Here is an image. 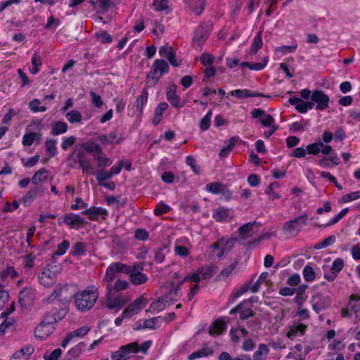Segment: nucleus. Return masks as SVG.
<instances>
[{
    "instance_id": "obj_58",
    "label": "nucleus",
    "mask_w": 360,
    "mask_h": 360,
    "mask_svg": "<svg viewBox=\"0 0 360 360\" xmlns=\"http://www.w3.org/2000/svg\"><path fill=\"white\" fill-rule=\"evenodd\" d=\"M79 164L81 168L82 169V172L84 174H94V167L89 159L80 160V162H79Z\"/></svg>"
},
{
    "instance_id": "obj_23",
    "label": "nucleus",
    "mask_w": 360,
    "mask_h": 360,
    "mask_svg": "<svg viewBox=\"0 0 360 360\" xmlns=\"http://www.w3.org/2000/svg\"><path fill=\"white\" fill-rule=\"evenodd\" d=\"M34 352L32 345H25L21 349L15 351L11 356L10 360H30L31 356Z\"/></svg>"
},
{
    "instance_id": "obj_27",
    "label": "nucleus",
    "mask_w": 360,
    "mask_h": 360,
    "mask_svg": "<svg viewBox=\"0 0 360 360\" xmlns=\"http://www.w3.org/2000/svg\"><path fill=\"white\" fill-rule=\"evenodd\" d=\"M281 191L278 183L273 182L270 184L265 190V194L268 196V199L274 201L281 198Z\"/></svg>"
},
{
    "instance_id": "obj_31",
    "label": "nucleus",
    "mask_w": 360,
    "mask_h": 360,
    "mask_svg": "<svg viewBox=\"0 0 360 360\" xmlns=\"http://www.w3.org/2000/svg\"><path fill=\"white\" fill-rule=\"evenodd\" d=\"M84 220L79 215L74 213H68L63 217L62 222L71 227L81 225Z\"/></svg>"
},
{
    "instance_id": "obj_14",
    "label": "nucleus",
    "mask_w": 360,
    "mask_h": 360,
    "mask_svg": "<svg viewBox=\"0 0 360 360\" xmlns=\"http://www.w3.org/2000/svg\"><path fill=\"white\" fill-rule=\"evenodd\" d=\"M159 55L161 57L167 58L169 63L174 67H178L181 65V60L176 58L174 49L168 44L162 46L159 48Z\"/></svg>"
},
{
    "instance_id": "obj_17",
    "label": "nucleus",
    "mask_w": 360,
    "mask_h": 360,
    "mask_svg": "<svg viewBox=\"0 0 360 360\" xmlns=\"http://www.w3.org/2000/svg\"><path fill=\"white\" fill-rule=\"evenodd\" d=\"M54 330V326L51 322L42 321L35 328L34 335L39 340L47 338Z\"/></svg>"
},
{
    "instance_id": "obj_13",
    "label": "nucleus",
    "mask_w": 360,
    "mask_h": 360,
    "mask_svg": "<svg viewBox=\"0 0 360 360\" xmlns=\"http://www.w3.org/2000/svg\"><path fill=\"white\" fill-rule=\"evenodd\" d=\"M205 190L214 195L221 194L226 200L232 198V192L227 189L226 186L219 182L207 184L205 186Z\"/></svg>"
},
{
    "instance_id": "obj_22",
    "label": "nucleus",
    "mask_w": 360,
    "mask_h": 360,
    "mask_svg": "<svg viewBox=\"0 0 360 360\" xmlns=\"http://www.w3.org/2000/svg\"><path fill=\"white\" fill-rule=\"evenodd\" d=\"M127 299L122 295H117L115 297L108 296L105 301V306L110 309H120L127 302Z\"/></svg>"
},
{
    "instance_id": "obj_12",
    "label": "nucleus",
    "mask_w": 360,
    "mask_h": 360,
    "mask_svg": "<svg viewBox=\"0 0 360 360\" xmlns=\"http://www.w3.org/2000/svg\"><path fill=\"white\" fill-rule=\"evenodd\" d=\"M307 328V325L299 321H295L285 328V335L288 339L293 340L297 336L303 335Z\"/></svg>"
},
{
    "instance_id": "obj_50",
    "label": "nucleus",
    "mask_w": 360,
    "mask_h": 360,
    "mask_svg": "<svg viewBox=\"0 0 360 360\" xmlns=\"http://www.w3.org/2000/svg\"><path fill=\"white\" fill-rule=\"evenodd\" d=\"M68 295V286L67 285H58L52 295L54 298L63 297L64 299L67 298Z\"/></svg>"
},
{
    "instance_id": "obj_60",
    "label": "nucleus",
    "mask_w": 360,
    "mask_h": 360,
    "mask_svg": "<svg viewBox=\"0 0 360 360\" xmlns=\"http://www.w3.org/2000/svg\"><path fill=\"white\" fill-rule=\"evenodd\" d=\"M39 193L38 189L30 190L22 198V202L26 205H30L36 198Z\"/></svg>"
},
{
    "instance_id": "obj_8",
    "label": "nucleus",
    "mask_w": 360,
    "mask_h": 360,
    "mask_svg": "<svg viewBox=\"0 0 360 360\" xmlns=\"http://www.w3.org/2000/svg\"><path fill=\"white\" fill-rule=\"evenodd\" d=\"M56 265L49 264L39 274V283L45 287L51 286L56 281Z\"/></svg>"
},
{
    "instance_id": "obj_3",
    "label": "nucleus",
    "mask_w": 360,
    "mask_h": 360,
    "mask_svg": "<svg viewBox=\"0 0 360 360\" xmlns=\"http://www.w3.org/2000/svg\"><path fill=\"white\" fill-rule=\"evenodd\" d=\"M214 274V269L213 266H205L199 268L196 271H194L186 276H184L178 285V288L182 285L184 282L192 281L194 283H198L202 280L210 278Z\"/></svg>"
},
{
    "instance_id": "obj_63",
    "label": "nucleus",
    "mask_w": 360,
    "mask_h": 360,
    "mask_svg": "<svg viewBox=\"0 0 360 360\" xmlns=\"http://www.w3.org/2000/svg\"><path fill=\"white\" fill-rule=\"evenodd\" d=\"M18 276L17 271L12 266H8L5 269H4L1 274L0 277L4 280L8 277H11L12 278H15Z\"/></svg>"
},
{
    "instance_id": "obj_64",
    "label": "nucleus",
    "mask_w": 360,
    "mask_h": 360,
    "mask_svg": "<svg viewBox=\"0 0 360 360\" xmlns=\"http://www.w3.org/2000/svg\"><path fill=\"white\" fill-rule=\"evenodd\" d=\"M85 249H86L85 245L83 243L79 242V243H77L74 245V247L71 251V253L74 256H81V255H84Z\"/></svg>"
},
{
    "instance_id": "obj_52",
    "label": "nucleus",
    "mask_w": 360,
    "mask_h": 360,
    "mask_svg": "<svg viewBox=\"0 0 360 360\" xmlns=\"http://www.w3.org/2000/svg\"><path fill=\"white\" fill-rule=\"evenodd\" d=\"M39 136V134L35 132L26 131V133L22 137V143L25 146H30L34 143L37 137Z\"/></svg>"
},
{
    "instance_id": "obj_29",
    "label": "nucleus",
    "mask_w": 360,
    "mask_h": 360,
    "mask_svg": "<svg viewBox=\"0 0 360 360\" xmlns=\"http://www.w3.org/2000/svg\"><path fill=\"white\" fill-rule=\"evenodd\" d=\"M187 7L195 15H200L205 6V0H184Z\"/></svg>"
},
{
    "instance_id": "obj_32",
    "label": "nucleus",
    "mask_w": 360,
    "mask_h": 360,
    "mask_svg": "<svg viewBox=\"0 0 360 360\" xmlns=\"http://www.w3.org/2000/svg\"><path fill=\"white\" fill-rule=\"evenodd\" d=\"M97 140L101 144L104 146L108 144H118L122 141L114 131H111L108 134L100 135L98 136Z\"/></svg>"
},
{
    "instance_id": "obj_47",
    "label": "nucleus",
    "mask_w": 360,
    "mask_h": 360,
    "mask_svg": "<svg viewBox=\"0 0 360 360\" xmlns=\"http://www.w3.org/2000/svg\"><path fill=\"white\" fill-rule=\"evenodd\" d=\"M148 98V92L144 89L142 90L141 94L138 96L136 101V108L137 110L141 111L144 105L147 103Z\"/></svg>"
},
{
    "instance_id": "obj_49",
    "label": "nucleus",
    "mask_w": 360,
    "mask_h": 360,
    "mask_svg": "<svg viewBox=\"0 0 360 360\" xmlns=\"http://www.w3.org/2000/svg\"><path fill=\"white\" fill-rule=\"evenodd\" d=\"M48 178V171L46 169L38 170L33 176L32 182L33 184H38L45 181Z\"/></svg>"
},
{
    "instance_id": "obj_2",
    "label": "nucleus",
    "mask_w": 360,
    "mask_h": 360,
    "mask_svg": "<svg viewBox=\"0 0 360 360\" xmlns=\"http://www.w3.org/2000/svg\"><path fill=\"white\" fill-rule=\"evenodd\" d=\"M98 290L96 286L90 285L75 295L77 309L82 311H88L93 307L98 297Z\"/></svg>"
},
{
    "instance_id": "obj_24",
    "label": "nucleus",
    "mask_w": 360,
    "mask_h": 360,
    "mask_svg": "<svg viewBox=\"0 0 360 360\" xmlns=\"http://www.w3.org/2000/svg\"><path fill=\"white\" fill-rule=\"evenodd\" d=\"M259 225L256 221L247 223L238 229V233L241 238L246 239L252 236L257 232Z\"/></svg>"
},
{
    "instance_id": "obj_18",
    "label": "nucleus",
    "mask_w": 360,
    "mask_h": 360,
    "mask_svg": "<svg viewBox=\"0 0 360 360\" xmlns=\"http://www.w3.org/2000/svg\"><path fill=\"white\" fill-rule=\"evenodd\" d=\"M162 322V319L160 316L147 320H140L134 323L133 328L134 330H140L143 328L156 329L160 326Z\"/></svg>"
},
{
    "instance_id": "obj_41",
    "label": "nucleus",
    "mask_w": 360,
    "mask_h": 360,
    "mask_svg": "<svg viewBox=\"0 0 360 360\" xmlns=\"http://www.w3.org/2000/svg\"><path fill=\"white\" fill-rule=\"evenodd\" d=\"M91 328L88 326H83L75 330H72L70 333V335L73 339V340H77L78 339L84 338L88 333L90 331Z\"/></svg>"
},
{
    "instance_id": "obj_6",
    "label": "nucleus",
    "mask_w": 360,
    "mask_h": 360,
    "mask_svg": "<svg viewBox=\"0 0 360 360\" xmlns=\"http://www.w3.org/2000/svg\"><path fill=\"white\" fill-rule=\"evenodd\" d=\"M179 297L178 290H172L167 295L159 298L157 301L153 302L150 306V311L155 313L165 309Z\"/></svg>"
},
{
    "instance_id": "obj_25",
    "label": "nucleus",
    "mask_w": 360,
    "mask_h": 360,
    "mask_svg": "<svg viewBox=\"0 0 360 360\" xmlns=\"http://www.w3.org/2000/svg\"><path fill=\"white\" fill-rule=\"evenodd\" d=\"M88 218L92 221H98L101 217L104 219L108 214V211L101 207H91L85 210L83 212Z\"/></svg>"
},
{
    "instance_id": "obj_11",
    "label": "nucleus",
    "mask_w": 360,
    "mask_h": 360,
    "mask_svg": "<svg viewBox=\"0 0 360 360\" xmlns=\"http://www.w3.org/2000/svg\"><path fill=\"white\" fill-rule=\"evenodd\" d=\"M307 215L300 216L287 221L283 226V231L288 236H295L300 230L302 224H306Z\"/></svg>"
},
{
    "instance_id": "obj_57",
    "label": "nucleus",
    "mask_w": 360,
    "mask_h": 360,
    "mask_svg": "<svg viewBox=\"0 0 360 360\" xmlns=\"http://www.w3.org/2000/svg\"><path fill=\"white\" fill-rule=\"evenodd\" d=\"M212 112L211 110L208 111L207 114L200 120V128L202 131H205L209 129L211 123Z\"/></svg>"
},
{
    "instance_id": "obj_9",
    "label": "nucleus",
    "mask_w": 360,
    "mask_h": 360,
    "mask_svg": "<svg viewBox=\"0 0 360 360\" xmlns=\"http://www.w3.org/2000/svg\"><path fill=\"white\" fill-rule=\"evenodd\" d=\"M127 269V265L121 262H113L106 269L103 281L108 283V289H111V283L115 278L118 273H124Z\"/></svg>"
},
{
    "instance_id": "obj_20",
    "label": "nucleus",
    "mask_w": 360,
    "mask_h": 360,
    "mask_svg": "<svg viewBox=\"0 0 360 360\" xmlns=\"http://www.w3.org/2000/svg\"><path fill=\"white\" fill-rule=\"evenodd\" d=\"M252 116L254 118L259 119L260 122L264 127H268L271 126H276L274 117L271 115L265 113L264 110L259 108L254 109L252 111Z\"/></svg>"
},
{
    "instance_id": "obj_28",
    "label": "nucleus",
    "mask_w": 360,
    "mask_h": 360,
    "mask_svg": "<svg viewBox=\"0 0 360 360\" xmlns=\"http://www.w3.org/2000/svg\"><path fill=\"white\" fill-rule=\"evenodd\" d=\"M191 247V245L187 240H185L184 243L183 240H179L174 244V252L179 257H186L189 255Z\"/></svg>"
},
{
    "instance_id": "obj_21",
    "label": "nucleus",
    "mask_w": 360,
    "mask_h": 360,
    "mask_svg": "<svg viewBox=\"0 0 360 360\" xmlns=\"http://www.w3.org/2000/svg\"><path fill=\"white\" fill-rule=\"evenodd\" d=\"M288 101L292 105H294L295 109L300 113H306L308 110L314 108L313 102L304 101L297 97L290 98Z\"/></svg>"
},
{
    "instance_id": "obj_26",
    "label": "nucleus",
    "mask_w": 360,
    "mask_h": 360,
    "mask_svg": "<svg viewBox=\"0 0 360 360\" xmlns=\"http://www.w3.org/2000/svg\"><path fill=\"white\" fill-rule=\"evenodd\" d=\"M229 94H231V96H233L239 99H245V98H247L249 97H257V96L270 98V96H264L262 93L251 91L247 89L233 90L229 92Z\"/></svg>"
},
{
    "instance_id": "obj_1",
    "label": "nucleus",
    "mask_w": 360,
    "mask_h": 360,
    "mask_svg": "<svg viewBox=\"0 0 360 360\" xmlns=\"http://www.w3.org/2000/svg\"><path fill=\"white\" fill-rule=\"evenodd\" d=\"M151 345L152 342L150 340H147L141 345L137 342L127 344L112 352L110 355L111 360H128L139 352L146 353Z\"/></svg>"
},
{
    "instance_id": "obj_10",
    "label": "nucleus",
    "mask_w": 360,
    "mask_h": 360,
    "mask_svg": "<svg viewBox=\"0 0 360 360\" xmlns=\"http://www.w3.org/2000/svg\"><path fill=\"white\" fill-rule=\"evenodd\" d=\"M148 302V300L145 295L140 296L124 309L123 316L132 318L134 315L139 314Z\"/></svg>"
},
{
    "instance_id": "obj_56",
    "label": "nucleus",
    "mask_w": 360,
    "mask_h": 360,
    "mask_svg": "<svg viewBox=\"0 0 360 360\" xmlns=\"http://www.w3.org/2000/svg\"><path fill=\"white\" fill-rule=\"evenodd\" d=\"M45 148L46 152L50 156H55L57 153L56 141L53 139H48L45 141Z\"/></svg>"
},
{
    "instance_id": "obj_30",
    "label": "nucleus",
    "mask_w": 360,
    "mask_h": 360,
    "mask_svg": "<svg viewBox=\"0 0 360 360\" xmlns=\"http://www.w3.org/2000/svg\"><path fill=\"white\" fill-rule=\"evenodd\" d=\"M118 0H94L92 1V5L100 13H104L114 6Z\"/></svg>"
},
{
    "instance_id": "obj_43",
    "label": "nucleus",
    "mask_w": 360,
    "mask_h": 360,
    "mask_svg": "<svg viewBox=\"0 0 360 360\" xmlns=\"http://www.w3.org/2000/svg\"><path fill=\"white\" fill-rule=\"evenodd\" d=\"M68 124L65 122H56L52 124L51 134L53 136L64 134L68 131Z\"/></svg>"
},
{
    "instance_id": "obj_36",
    "label": "nucleus",
    "mask_w": 360,
    "mask_h": 360,
    "mask_svg": "<svg viewBox=\"0 0 360 360\" xmlns=\"http://www.w3.org/2000/svg\"><path fill=\"white\" fill-rule=\"evenodd\" d=\"M175 85H171L167 91V99L174 107H183V104L180 102V97L175 94Z\"/></svg>"
},
{
    "instance_id": "obj_35",
    "label": "nucleus",
    "mask_w": 360,
    "mask_h": 360,
    "mask_svg": "<svg viewBox=\"0 0 360 360\" xmlns=\"http://www.w3.org/2000/svg\"><path fill=\"white\" fill-rule=\"evenodd\" d=\"M321 152L324 155H329L332 164L334 165H339L340 159L332 146L323 143V146L321 148Z\"/></svg>"
},
{
    "instance_id": "obj_42",
    "label": "nucleus",
    "mask_w": 360,
    "mask_h": 360,
    "mask_svg": "<svg viewBox=\"0 0 360 360\" xmlns=\"http://www.w3.org/2000/svg\"><path fill=\"white\" fill-rule=\"evenodd\" d=\"M209 36V31L205 30L203 27H199L195 32L193 37V41L200 45L202 43L205 41Z\"/></svg>"
},
{
    "instance_id": "obj_46",
    "label": "nucleus",
    "mask_w": 360,
    "mask_h": 360,
    "mask_svg": "<svg viewBox=\"0 0 360 360\" xmlns=\"http://www.w3.org/2000/svg\"><path fill=\"white\" fill-rule=\"evenodd\" d=\"M248 335V331L243 328L232 329L230 331L231 338L233 342H238L241 338H245Z\"/></svg>"
},
{
    "instance_id": "obj_15",
    "label": "nucleus",
    "mask_w": 360,
    "mask_h": 360,
    "mask_svg": "<svg viewBox=\"0 0 360 360\" xmlns=\"http://www.w3.org/2000/svg\"><path fill=\"white\" fill-rule=\"evenodd\" d=\"M253 298H250L248 300L243 301L242 303L238 304L236 308L232 309L230 311L231 314H233L235 313H239L240 317L242 319H245L250 316H252V301Z\"/></svg>"
},
{
    "instance_id": "obj_62",
    "label": "nucleus",
    "mask_w": 360,
    "mask_h": 360,
    "mask_svg": "<svg viewBox=\"0 0 360 360\" xmlns=\"http://www.w3.org/2000/svg\"><path fill=\"white\" fill-rule=\"evenodd\" d=\"M237 140L238 139L236 137H232L231 139H230L229 145L221 150L219 153V156L221 158H224L226 155H228V154L230 153V151L232 150L234 145L236 144Z\"/></svg>"
},
{
    "instance_id": "obj_51",
    "label": "nucleus",
    "mask_w": 360,
    "mask_h": 360,
    "mask_svg": "<svg viewBox=\"0 0 360 360\" xmlns=\"http://www.w3.org/2000/svg\"><path fill=\"white\" fill-rule=\"evenodd\" d=\"M263 42L260 32H258L254 37L252 45L250 49L251 53H256L262 46Z\"/></svg>"
},
{
    "instance_id": "obj_59",
    "label": "nucleus",
    "mask_w": 360,
    "mask_h": 360,
    "mask_svg": "<svg viewBox=\"0 0 360 360\" xmlns=\"http://www.w3.org/2000/svg\"><path fill=\"white\" fill-rule=\"evenodd\" d=\"M94 36L97 41L103 44L110 43L112 41V37L105 31L97 32L95 33Z\"/></svg>"
},
{
    "instance_id": "obj_38",
    "label": "nucleus",
    "mask_w": 360,
    "mask_h": 360,
    "mask_svg": "<svg viewBox=\"0 0 360 360\" xmlns=\"http://www.w3.org/2000/svg\"><path fill=\"white\" fill-rule=\"evenodd\" d=\"M213 354L211 348L208 347H204L201 349L193 352L188 356V360H195L198 358L205 357L210 356Z\"/></svg>"
},
{
    "instance_id": "obj_34",
    "label": "nucleus",
    "mask_w": 360,
    "mask_h": 360,
    "mask_svg": "<svg viewBox=\"0 0 360 360\" xmlns=\"http://www.w3.org/2000/svg\"><path fill=\"white\" fill-rule=\"evenodd\" d=\"M226 321L222 319H218L210 326L209 333L210 335H218L226 330Z\"/></svg>"
},
{
    "instance_id": "obj_45",
    "label": "nucleus",
    "mask_w": 360,
    "mask_h": 360,
    "mask_svg": "<svg viewBox=\"0 0 360 360\" xmlns=\"http://www.w3.org/2000/svg\"><path fill=\"white\" fill-rule=\"evenodd\" d=\"M68 121L72 124L81 123L82 120V115L77 110H72L68 112L65 115Z\"/></svg>"
},
{
    "instance_id": "obj_53",
    "label": "nucleus",
    "mask_w": 360,
    "mask_h": 360,
    "mask_svg": "<svg viewBox=\"0 0 360 360\" xmlns=\"http://www.w3.org/2000/svg\"><path fill=\"white\" fill-rule=\"evenodd\" d=\"M323 146V142L318 140L314 143H310L307 146V154L316 155L321 152V148Z\"/></svg>"
},
{
    "instance_id": "obj_5",
    "label": "nucleus",
    "mask_w": 360,
    "mask_h": 360,
    "mask_svg": "<svg viewBox=\"0 0 360 360\" xmlns=\"http://www.w3.org/2000/svg\"><path fill=\"white\" fill-rule=\"evenodd\" d=\"M169 69L167 63L161 59H156L148 74V82L152 84H156L163 74L168 72Z\"/></svg>"
},
{
    "instance_id": "obj_37",
    "label": "nucleus",
    "mask_w": 360,
    "mask_h": 360,
    "mask_svg": "<svg viewBox=\"0 0 360 360\" xmlns=\"http://www.w3.org/2000/svg\"><path fill=\"white\" fill-rule=\"evenodd\" d=\"M269 352V347L265 344H259L253 354L254 360H265Z\"/></svg>"
},
{
    "instance_id": "obj_61",
    "label": "nucleus",
    "mask_w": 360,
    "mask_h": 360,
    "mask_svg": "<svg viewBox=\"0 0 360 360\" xmlns=\"http://www.w3.org/2000/svg\"><path fill=\"white\" fill-rule=\"evenodd\" d=\"M11 325V322L7 319V314L5 312L0 316V335L5 333L6 330Z\"/></svg>"
},
{
    "instance_id": "obj_16",
    "label": "nucleus",
    "mask_w": 360,
    "mask_h": 360,
    "mask_svg": "<svg viewBox=\"0 0 360 360\" xmlns=\"http://www.w3.org/2000/svg\"><path fill=\"white\" fill-rule=\"evenodd\" d=\"M314 105L316 104V108L319 110H325L328 108L329 104V97L321 91H315L312 93L311 96Z\"/></svg>"
},
{
    "instance_id": "obj_48",
    "label": "nucleus",
    "mask_w": 360,
    "mask_h": 360,
    "mask_svg": "<svg viewBox=\"0 0 360 360\" xmlns=\"http://www.w3.org/2000/svg\"><path fill=\"white\" fill-rule=\"evenodd\" d=\"M30 110L34 112H43L46 110V107L41 105V102L39 99L35 98L32 100L29 104Z\"/></svg>"
},
{
    "instance_id": "obj_44",
    "label": "nucleus",
    "mask_w": 360,
    "mask_h": 360,
    "mask_svg": "<svg viewBox=\"0 0 360 360\" xmlns=\"http://www.w3.org/2000/svg\"><path fill=\"white\" fill-rule=\"evenodd\" d=\"M94 159L97 161L98 167H109L112 163V160L108 158L102 150L101 152H99L97 155L94 157Z\"/></svg>"
},
{
    "instance_id": "obj_4",
    "label": "nucleus",
    "mask_w": 360,
    "mask_h": 360,
    "mask_svg": "<svg viewBox=\"0 0 360 360\" xmlns=\"http://www.w3.org/2000/svg\"><path fill=\"white\" fill-rule=\"evenodd\" d=\"M234 240L221 238L210 247V255L213 258H221L233 247Z\"/></svg>"
},
{
    "instance_id": "obj_39",
    "label": "nucleus",
    "mask_w": 360,
    "mask_h": 360,
    "mask_svg": "<svg viewBox=\"0 0 360 360\" xmlns=\"http://www.w3.org/2000/svg\"><path fill=\"white\" fill-rule=\"evenodd\" d=\"M41 65V56L35 53L31 59V68H30V73L32 75H37L39 72Z\"/></svg>"
},
{
    "instance_id": "obj_40",
    "label": "nucleus",
    "mask_w": 360,
    "mask_h": 360,
    "mask_svg": "<svg viewBox=\"0 0 360 360\" xmlns=\"http://www.w3.org/2000/svg\"><path fill=\"white\" fill-rule=\"evenodd\" d=\"M81 147L85 151L92 154L94 158L97 155L99 152H101L102 148L101 146L92 141L84 143L81 145Z\"/></svg>"
},
{
    "instance_id": "obj_33",
    "label": "nucleus",
    "mask_w": 360,
    "mask_h": 360,
    "mask_svg": "<svg viewBox=\"0 0 360 360\" xmlns=\"http://www.w3.org/2000/svg\"><path fill=\"white\" fill-rule=\"evenodd\" d=\"M345 265L344 260L341 258L335 259L330 267V271L332 275L325 274L324 277L328 281H333L336 275L343 269Z\"/></svg>"
},
{
    "instance_id": "obj_19",
    "label": "nucleus",
    "mask_w": 360,
    "mask_h": 360,
    "mask_svg": "<svg viewBox=\"0 0 360 360\" xmlns=\"http://www.w3.org/2000/svg\"><path fill=\"white\" fill-rule=\"evenodd\" d=\"M234 216L231 209L219 207L214 210L212 217L218 222H228Z\"/></svg>"
},
{
    "instance_id": "obj_54",
    "label": "nucleus",
    "mask_w": 360,
    "mask_h": 360,
    "mask_svg": "<svg viewBox=\"0 0 360 360\" xmlns=\"http://www.w3.org/2000/svg\"><path fill=\"white\" fill-rule=\"evenodd\" d=\"M349 208H344L338 214L334 216L333 218H331L326 224L323 225V226L328 227L333 226L338 222H339L343 217H345L347 214L348 213Z\"/></svg>"
},
{
    "instance_id": "obj_55",
    "label": "nucleus",
    "mask_w": 360,
    "mask_h": 360,
    "mask_svg": "<svg viewBox=\"0 0 360 360\" xmlns=\"http://www.w3.org/2000/svg\"><path fill=\"white\" fill-rule=\"evenodd\" d=\"M360 198V191L345 194L339 200L340 203H347Z\"/></svg>"
},
{
    "instance_id": "obj_7",
    "label": "nucleus",
    "mask_w": 360,
    "mask_h": 360,
    "mask_svg": "<svg viewBox=\"0 0 360 360\" xmlns=\"http://www.w3.org/2000/svg\"><path fill=\"white\" fill-rule=\"evenodd\" d=\"M125 274H128L131 283L139 285L146 282L147 276L143 273V267L140 265L127 266Z\"/></svg>"
}]
</instances>
